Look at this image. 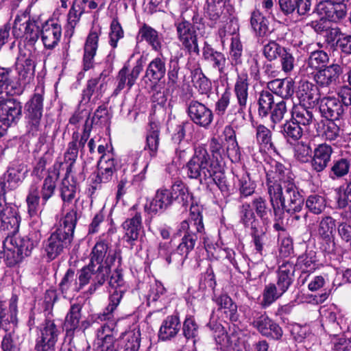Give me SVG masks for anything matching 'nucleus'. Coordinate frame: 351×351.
Segmentation results:
<instances>
[{
	"instance_id": "obj_1",
	"label": "nucleus",
	"mask_w": 351,
	"mask_h": 351,
	"mask_svg": "<svg viewBox=\"0 0 351 351\" xmlns=\"http://www.w3.org/2000/svg\"><path fill=\"white\" fill-rule=\"evenodd\" d=\"M5 183L0 182V230L8 232L3 243L4 259L8 266L12 267L27 256L36 247L40 239V234L31 233L21 237L17 234L21 217L17 210L4 204Z\"/></svg>"
},
{
	"instance_id": "obj_2",
	"label": "nucleus",
	"mask_w": 351,
	"mask_h": 351,
	"mask_svg": "<svg viewBox=\"0 0 351 351\" xmlns=\"http://www.w3.org/2000/svg\"><path fill=\"white\" fill-rule=\"evenodd\" d=\"M195 210L191 208L189 218L182 221L178 226V233L182 237L176 250L172 247L170 241L159 243L158 254L167 264H182L189 254L194 250L199 235L204 232L202 215L199 211Z\"/></svg>"
},
{
	"instance_id": "obj_3",
	"label": "nucleus",
	"mask_w": 351,
	"mask_h": 351,
	"mask_svg": "<svg viewBox=\"0 0 351 351\" xmlns=\"http://www.w3.org/2000/svg\"><path fill=\"white\" fill-rule=\"evenodd\" d=\"M23 86L11 78L10 71L0 69V123L5 126L16 125L21 117V102L11 97L23 93Z\"/></svg>"
},
{
	"instance_id": "obj_4",
	"label": "nucleus",
	"mask_w": 351,
	"mask_h": 351,
	"mask_svg": "<svg viewBox=\"0 0 351 351\" xmlns=\"http://www.w3.org/2000/svg\"><path fill=\"white\" fill-rule=\"evenodd\" d=\"M264 169L266 173V186L269 202L280 200L282 196L296 195L300 190L295 183V176L291 169L284 164L271 160Z\"/></svg>"
},
{
	"instance_id": "obj_5",
	"label": "nucleus",
	"mask_w": 351,
	"mask_h": 351,
	"mask_svg": "<svg viewBox=\"0 0 351 351\" xmlns=\"http://www.w3.org/2000/svg\"><path fill=\"white\" fill-rule=\"evenodd\" d=\"M77 222L76 213L68 212L60 220L59 227L51 233L44 243V250L47 258L52 261L68 247L73 239Z\"/></svg>"
},
{
	"instance_id": "obj_6",
	"label": "nucleus",
	"mask_w": 351,
	"mask_h": 351,
	"mask_svg": "<svg viewBox=\"0 0 351 351\" xmlns=\"http://www.w3.org/2000/svg\"><path fill=\"white\" fill-rule=\"evenodd\" d=\"M204 10L205 16L210 21L226 23L219 29V35L221 39L226 34H236L239 30L238 21L234 16V9L229 0H206Z\"/></svg>"
},
{
	"instance_id": "obj_7",
	"label": "nucleus",
	"mask_w": 351,
	"mask_h": 351,
	"mask_svg": "<svg viewBox=\"0 0 351 351\" xmlns=\"http://www.w3.org/2000/svg\"><path fill=\"white\" fill-rule=\"evenodd\" d=\"M210 161L207 149L202 146L195 149L194 154L184 167L189 178L198 180L201 184L208 180L219 169Z\"/></svg>"
},
{
	"instance_id": "obj_8",
	"label": "nucleus",
	"mask_w": 351,
	"mask_h": 351,
	"mask_svg": "<svg viewBox=\"0 0 351 351\" xmlns=\"http://www.w3.org/2000/svg\"><path fill=\"white\" fill-rule=\"evenodd\" d=\"M58 173L53 172L45 178L41 184L34 182L31 184L26 198L28 213L31 217L38 215L40 201L45 206L54 195Z\"/></svg>"
},
{
	"instance_id": "obj_9",
	"label": "nucleus",
	"mask_w": 351,
	"mask_h": 351,
	"mask_svg": "<svg viewBox=\"0 0 351 351\" xmlns=\"http://www.w3.org/2000/svg\"><path fill=\"white\" fill-rule=\"evenodd\" d=\"M248 76L246 73L237 75L234 86V95L237 104L232 106L228 111L226 119L234 127L243 125L245 121V110L249 98Z\"/></svg>"
},
{
	"instance_id": "obj_10",
	"label": "nucleus",
	"mask_w": 351,
	"mask_h": 351,
	"mask_svg": "<svg viewBox=\"0 0 351 351\" xmlns=\"http://www.w3.org/2000/svg\"><path fill=\"white\" fill-rule=\"evenodd\" d=\"M226 139L228 141L226 153L220 141L216 138H212L209 143V149L211 153L210 161L216 165L219 170L222 169V163L227 156L232 162L240 160L241 152L236 141L235 132L230 126H226L224 130Z\"/></svg>"
},
{
	"instance_id": "obj_11",
	"label": "nucleus",
	"mask_w": 351,
	"mask_h": 351,
	"mask_svg": "<svg viewBox=\"0 0 351 351\" xmlns=\"http://www.w3.org/2000/svg\"><path fill=\"white\" fill-rule=\"evenodd\" d=\"M296 195H287L282 196L280 200L270 202L274 210V214L276 220H280L282 218L284 211L289 214V221L293 226H296L302 220L306 221L308 217V213L300 214L302 210L304 205V198L300 190L296 191Z\"/></svg>"
},
{
	"instance_id": "obj_12",
	"label": "nucleus",
	"mask_w": 351,
	"mask_h": 351,
	"mask_svg": "<svg viewBox=\"0 0 351 351\" xmlns=\"http://www.w3.org/2000/svg\"><path fill=\"white\" fill-rule=\"evenodd\" d=\"M109 286L108 304L102 313L97 315V319L98 320H110L114 317V313L127 290L120 271L117 269L112 274L109 280Z\"/></svg>"
},
{
	"instance_id": "obj_13",
	"label": "nucleus",
	"mask_w": 351,
	"mask_h": 351,
	"mask_svg": "<svg viewBox=\"0 0 351 351\" xmlns=\"http://www.w3.org/2000/svg\"><path fill=\"white\" fill-rule=\"evenodd\" d=\"M36 67L35 49L26 46L19 47V53L15 63L19 81L23 86L33 79Z\"/></svg>"
},
{
	"instance_id": "obj_14",
	"label": "nucleus",
	"mask_w": 351,
	"mask_h": 351,
	"mask_svg": "<svg viewBox=\"0 0 351 351\" xmlns=\"http://www.w3.org/2000/svg\"><path fill=\"white\" fill-rule=\"evenodd\" d=\"M108 269L104 265H93L89 263L78 271V280L84 288L90 284L88 292L93 294L102 286L108 278Z\"/></svg>"
},
{
	"instance_id": "obj_15",
	"label": "nucleus",
	"mask_w": 351,
	"mask_h": 351,
	"mask_svg": "<svg viewBox=\"0 0 351 351\" xmlns=\"http://www.w3.org/2000/svg\"><path fill=\"white\" fill-rule=\"evenodd\" d=\"M119 167V162L113 152L101 156L97 162V173L93 175V190L100 188L102 183H108L112 179L113 175Z\"/></svg>"
},
{
	"instance_id": "obj_16",
	"label": "nucleus",
	"mask_w": 351,
	"mask_h": 351,
	"mask_svg": "<svg viewBox=\"0 0 351 351\" xmlns=\"http://www.w3.org/2000/svg\"><path fill=\"white\" fill-rule=\"evenodd\" d=\"M101 322L103 320H101ZM107 322L97 328L94 341L95 351H117L115 347L114 330L116 326L114 318L106 320Z\"/></svg>"
},
{
	"instance_id": "obj_17",
	"label": "nucleus",
	"mask_w": 351,
	"mask_h": 351,
	"mask_svg": "<svg viewBox=\"0 0 351 351\" xmlns=\"http://www.w3.org/2000/svg\"><path fill=\"white\" fill-rule=\"evenodd\" d=\"M178 39L182 44L183 48L189 53H199L197 43V37L194 25L190 22L183 20L178 21L175 24Z\"/></svg>"
},
{
	"instance_id": "obj_18",
	"label": "nucleus",
	"mask_w": 351,
	"mask_h": 351,
	"mask_svg": "<svg viewBox=\"0 0 351 351\" xmlns=\"http://www.w3.org/2000/svg\"><path fill=\"white\" fill-rule=\"evenodd\" d=\"M62 330L53 320L47 319L40 329V336L37 339L36 351H55V345Z\"/></svg>"
},
{
	"instance_id": "obj_19",
	"label": "nucleus",
	"mask_w": 351,
	"mask_h": 351,
	"mask_svg": "<svg viewBox=\"0 0 351 351\" xmlns=\"http://www.w3.org/2000/svg\"><path fill=\"white\" fill-rule=\"evenodd\" d=\"M186 113L193 123L204 129H208L214 119L213 110L196 100L188 104Z\"/></svg>"
},
{
	"instance_id": "obj_20",
	"label": "nucleus",
	"mask_w": 351,
	"mask_h": 351,
	"mask_svg": "<svg viewBox=\"0 0 351 351\" xmlns=\"http://www.w3.org/2000/svg\"><path fill=\"white\" fill-rule=\"evenodd\" d=\"M160 131L155 123L150 124V130L148 131L146 137V145L144 151L141 153L136 165H141L143 167L142 172H145L150 160L156 156L159 143Z\"/></svg>"
},
{
	"instance_id": "obj_21",
	"label": "nucleus",
	"mask_w": 351,
	"mask_h": 351,
	"mask_svg": "<svg viewBox=\"0 0 351 351\" xmlns=\"http://www.w3.org/2000/svg\"><path fill=\"white\" fill-rule=\"evenodd\" d=\"M101 28L99 25L93 26L90 29L84 46L83 66L84 71L92 69L94 66V58L98 49Z\"/></svg>"
},
{
	"instance_id": "obj_22",
	"label": "nucleus",
	"mask_w": 351,
	"mask_h": 351,
	"mask_svg": "<svg viewBox=\"0 0 351 351\" xmlns=\"http://www.w3.org/2000/svg\"><path fill=\"white\" fill-rule=\"evenodd\" d=\"M41 41L46 49H53L60 41L62 26L53 19H49L43 24L40 31Z\"/></svg>"
},
{
	"instance_id": "obj_23",
	"label": "nucleus",
	"mask_w": 351,
	"mask_h": 351,
	"mask_svg": "<svg viewBox=\"0 0 351 351\" xmlns=\"http://www.w3.org/2000/svg\"><path fill=\"white\" fill-rule=\"evenodd\" d=\"M343 70L338 64H332L320 69L313 73V77L317 84L322 87H330L339 82L340 75Z\"/></svg>"
},
{
	"instance_id": "obj_24",
	"label": "nucleus",
	"mask_w": 351,
	"mask_h": 351,
	"mask_svg": "<svg viewBox=\"0 0 351 351\" xmlns=\"http://www.w3.org/2000/svg\"><path fill=\"white\" fill-rule=\"evenodd\" d=\"M202 56L203 58L208 62L214 69L219 72L221 78L227 77V60L223 53L215 50L205 42L202 49Z\"/></svg>"
},
{
	"instance_id": "obj_25",
	"label": "nucleus",
	"mask_w": 351,
	"mask_h": 351,
	"mask_svg": "<svg viewBox=\"0 0 351 351\" xmlns=\"http://www.w3.org/2000/svg\"><path fill=\"white\" fill-rule=\"evenodd\" d=\"M317 10L319 14L323 16V18L337 23L345 17L347 12V6L346 3L328 0L319 3Z\"/></svg>"
},
{
	"instance_id": "obj_26",
	"label": "nucleus",
	"mask_w": 351,
	"mask_h": 351,
	"mask_svg": "<svg viewBox=\"0 0 351 351\" xmlns=\"http://www.w3.org/2000/svg\"><path fill=\"white\" fill-rule=\"evenodd\" d=\"M332 148L326 143L318 145L313 151V156L311 160V166L317 173L323 171L330 161Z\"/></svg>"
},
{
	"instance_id": "obj_27",
	"label": "nucleus",
	"mask_w": 351,
	"mask_h": 351,
	"mask_svg": "<svg viewBox=\"0 0 351 351\" xmlns=\"http://www.w3.org/2000/svg\"><path fill=\"white\" fill-rule=\"evenodd\" d=\"M336 227L335 219L330 216L323 217L319 223L318 234L324 239L326 245L324 247L328 253H335L336 247L332 232Z\"/></svg>"
},
{
	"instance_id": "obj_28",
	"label": "nucleus",
	"mask_w": 351,
	"mask_h": 351,
	"mask_svg": "<svg viewBox=\"0 0 351 351\" xmlns=\"http://www.w3.org/2000/svg\"><path fill=\"white\" fill-rule=\"evenodd\" d=\"M319 110L327 120H337L343 114V107L341 101L335 97H326L319 101Z\"/></svg>"
},
{
	"instance_id": "obj_29",
	"label": "nucleus",
	"mask_w": 351,
	"mask_h": 351,
	"mask_svg": "<svg viewBox=\"0 0 351 351\" xmlns=\"http://www.w3.org/2000/svg\"><path fill=\"white\" fill-rule=\"evenodd\" d=\"M27 116L32 129L38 130L43 114V97L41 94L35 93L26 104Z\"/></svg>"
},
{
	"instance_id": "obj_30",
	"label": "nucleus",
	"mask_w": 351,
	"mask_h": 351,
	"mask_svg": "<svg viewBox=\"0 0 351 351\" xmlns=\"http://www.w3.org/2000/svg\"><path fill=\"white\" fill-rule=\"evenodd\" d=\"M142 69L143 68L141 64H137L133 67L131 71H129L128 67L123 66L119 72L117 85L114 91V94L117 95L126 87L128 90H130L134 84Z\"/></svg>"
},
{
	"instance_id": "obj_31",
	"label": "nucleus",
	"mask_w": 351,
	"mask_h": 351,
	"mask_svg": "<svg viewBox=\"0 0 351 351\" xmlns=\"http://www.w3.org/2000/svg\"><path fill=\"white\" fill-rule=\"evenodd\" d=\"M213 300L217 306V310L224 314L226 318L232 322H236L239 320V315L237 311V305L229 295L226 293L215 294Z\"/></svg>"
},
{
	"instance_id": "obj_32",
	"label": "nucleus",
	"mask_w": 351,
	"mask_h": 351,
	"mask_svg": "<svg viewBox=\"0 0 351 351\" xmlns=\"http://www.w3.org/2000/svg\"><path fill=\"white\" fill-rule=\"evenodd\" d=\"M113 233H114V230L113 229H109L107 234H104L99 237L92 250L90 263L97 265V266L104 265V260L106 256L109 245L112 240L110 237V234Z\"/></svg>"
},
{
	"instance_id": "obj_33",
	"label": "nucleus",
	"mask_w": 351,
	"mask_h": 351,
	"mask_svg": "<svg viewBox=\"0 0 351 351\" xmlns=\"http://www.w3.org/2000/svg\"><path fill=\"white\" fill-rule=\"evenodd\" d=\"M125 230L124 239L132 247L138 239L139 232L142 228V218L140 213H135L134 215L126 219L123 223Z\"/></svg>"
},
{
	"instance_id": "obj_34",
	"label": "nucleus",
	"mask_w": 351,
	"mask_h": 351,
	"mask_svg": "<svg viewBox=\"0 0 351 351\" xmlns=\"http://www.w3.org/2000/svg\"><path fill=\"white\" fill-rule=\"evenodd\" d=\"M27 173V167L22 163H14L4 174L5 184L10 189H16L25 179Z\"/></svg>"
},
{
	"instance_id": "obj_35",
	"label": "nucleus",
	"mask_w": 351,
	"mask_h": 351,
	"mask_svg": "<svg viewBox=\"0 0 351 351\" xmlns=\"http://www.w3.org/2000/svg\"><path fill=\"white\" fill-rule=\"evenodd\" d=\"M295 266L289 261L283 262L276 271V282L278 287L287 292L294 280Z\"/></svg>"
},
{
	"instance_id": "obj_36",
	"label": "nucleus",
	"mask_w": 351,
	"mask_h": 351,
	"mask_svg": "<svg viewBox=\"0 0 351 351\" xmlns=\"http://www.w3.org/2000/svg\"><path fill=\"white\" fill-rule=\"evenodd\" d=\"M83 289L78 280V274H75L72 269H69L59 284V289L64 298H67Z\"/></svg>"
},
{
	"instance_id": "obj_37",
	"label": "nucleus",
	"mask_w": 351,
	"mask_h": 351,
	"mask_svg": "<svg viewBox=\"0 0 351 351\" xmlns=\"http://www.w3.org/2000/svg\"><path fill=\"white\" fill-rule=\"evenodd\" d=\"M165 59L160 53V56L154 58L149 63L145 71V78L154 84H156L165 77Z\"/></svg>"
},
{
	"instance_id": "obj_38",
	"label": "nucleus",
	"mask_w": 351,
	"mask_h": 351,
	"mask_svg": "<svg viewBox=\"0 0 351 351\" xmlns=\"http://www.w3.org/2000/svg\"><path fill=\"white\" fill-rule=\"evenodd\" d=\"M281 11L285 15H304L311 8V0H278Z\"/></svg>"
},
{
	"instance_id": "obj_39",
	"label": "nucleus",
	"mask_w": 351,
	"mask_h": 351,
	"mask_svg": "<svg viewBox=\"0 0 351 351\" xmlns=\"http://www.w3.org/2000/svg\"><path fill=\"white\" fill-rule=\"evenodd\" d=\"M180 329V321L177 314L167 316L162 322L158 337L163 341L171 339L176 336Z\"/></svg>"
},
{
	"instance_id": "obj_40",
	"label": "nucleus",
	"mask_w": 351,
	"mask_h": 351,
	"mask_svg": "<svg viewBox=\"0 0 351 351\" xmlns=\"http://www.w3.org/2000/svg\"><path fill=\"white\" fill-rule=\"evenodd\" d=\"M174 200L170 191L165 188L156 191V195L149 205L150 212L158 213L164 212Z\"/></svg>"
},
{
	"instance_id": "obj_41",
	"label": "nucleus",
	"mask_w": 351,
	"mask_h": 351,
	"mask_svg": "<svg viewBox=\"0 0 351 351\" xmlns=\"http://www.w3.org/2000/svg\"><path fill=\"white\" fill-rule=\"evenodd\" d=\"M104 83L101 82L100 77L90 79L88 81L86 88L82 92V97L80 106H83L90 102L92 97L95 102L101 96Z\"/></svg>"
},
{
	"instance_id": "obj_42",
	"label": "nucleus",
	"mask_w": 351,
	"mask_h": 351,
	"mask_svg": "<svg viewBox=\"0 0 351 351\" xmlns=\"http://www.w3.org/2000/svg\"><path fill=\"white\" fill-rule=\"evenodd\" d=\"M298 95L300 101L309 106H314L320 99L317 86L308 82H303L300 85Z\"/></svg>"
},
{
	"instance_id": "obj_43",
	"label": "nucleus",
	"mask_w": 351,
	"mask_h": 351,
	"mask_svg": "<svg viewBox=\"0 0 351 351\" xmlns=\"http://www.w3.org/2000/svg\"><path fill=\"white\" fill-rule=\"evenodd\" d=\"M267 88L283 99L291 97L294 93V83L291 80H273L267 83Z\"/></svg>"
},
{
	"instance_id": "obj_44",
	"label": "nucleus",
	"mask_w": 351,
	"mask_h": 351,
	"mask_svg": "<svg viewBox=\"0 0 351 351\" xmlns=\"http://www.w3.org/2000/svg\"><path fill=\"white\" fill-rule=\"evenodd\" d=\"M138 37L141 40L146 41L156 51H160L162 47V36L152 27L144 24L139 29Z\"/></svg>"
},
{
	"instance_id": "obj_45",
	"label": "nucleus",
	"mask_w": 351,
	"mask_h": 351,
	"mask_svg": "<svg viewBox=\"0 0 351 351\" xmlns=\"http://www.w3.org/2000/svg\"><path fill=\"white\" fill-rule=\"evenodd\" d=\"M291 119L300 125L304 130H307V128L315 121L313 112L309 108H305L303 105L293 106L291 112Z\"/></svg>"
},
{
	"instance_id": "obj_46",
	"label": "nucleus",
	"mask_w": 351,
	"mask_h": 351,
	"mask_svg": "<svg viewBox=\"0 0 351 351\" xmlns=\"http://www.w3.org/2000/svg\"><path fill=\"white\" fill-rule=\"evenodd\" d=\"M70 167L67 169L66 175L60 186L61 198L64 204L72 203L76 195V184L73 178L69 176Z\"/></svg>"
},
{
	"instance_id": "obj_47",
	"label": "nucleus",
	"mask_w": 351,
	"mask_h": 351,
	"mask_svg": "<svg viewBox=\"0 0 351 351\" xmlns=\"http://www.w3.org/2000/svg\"><path fill=\"white\" fill-rule=\"evenodd\" d=\"M141 332L139 329H134L121 334L119 343L123 351H138L140 348Z\"/></svg>"
},
{
	"instance_id": "obj_48",
	"label": "nucleus",
	"mask_w": 351,
	"mask_h": 351,
	"mask_svg": "<svg viewBox=\"0 0 351 351\" xmlns=\"http://www.w3.org/2000/svg\"><path fill=\"white\" fill-rule=\"evenodd\" d=\"M271 130L264 125H258L256 128V138L261 151L265 152H276L271 138Z\"/></svg>"
},
{
	"instance_id": "obj_49",
	"label": "nucleus",
	"mask_w": 351,
	"mask_h": 351,
	"mask_svg": "<svg viewBox=\"0 0 351 351\" xmlns=\"http://www.w3.org/2000/svg\"><path fill=\"white\" fill-rule=\"evenodd\" d=\"M82 305L79 303L73 304L66 316L64 327L66 335L72 336L75 330L79 327L81 319Z\"/></svg>"
},
{
	"instance_id": "obj_50",
	"label": "nucleus",
	"mask_w": 351,
	"mask_h": 351,
	"mask_svg": "<svg viewBox=\"0 0 351 351\" xmlns=\"http://www.w3.org/2000/svg\"><path fill=\"white\" fill-rule=\"evenodd\" d=\"M22 16L25 19V40L28 43L25 45L27 48H34L35 43L39 38V30L37 21L31 19L29 16V12H25L22 14Z\"/></svg>"
},
{
	"instance_id": "obj_51",
	"label": "nucleus",
	"mask_w": 351,
	"mask_h": 351,
	"mask_svg": "<svg viewBox=\"0 0 351 351\" xmlns=\"http://www.w3.org/2000/svg\"><path fill=\"white\" fill-rule=\"evenodd\" d=\"M250 25L257 36H265L270 33L268 20L258 10L252 12Z\"/></svg>"
},
{
	"instance_id": "obj_52",
	"label": "nucleus",
	"mask_w": 351,
	"mask_h": 351,
	"mask_svg": "<svg viewBox=\"0 0 351 351\" xmlns=\"http://www.w3.org/2000/svg\"><path fill=\"white\" fill-rule=\"evenodd\" d=\"M336 121H338L326 120L319 126L318 132L323 139L332 141L340 137L341 130Z\"/></svg>"
},
{
	"instance_id": "obj_53",
	"label": "nucleus",
	"mask_w": 351,
	"mask_h": 351,
	"mask_svg": "<svg viewBox=\"0 0 351 351\" xmlns=\"http://www.w3.org/2000/svg\"><path fill=\"white\" fill-rule=\"evenodd\" d=\"M304 130V128L293 119L286 121L281 127V132L290 143L298 141L302 136Z\"/></svg>"
},
{
	"instance_id": "obj_54",
	"label": "nucleus",
	"mask_w": 351,
	"mask_h": 351,
	"mask_svg": "<svg viewBox=\"0 0 351 351\" xmlns=\"http://www.w3.org/2000/svg\"><path fill=\"white\" fill-rule=\"evenodd\" d=\"M286 293L275 283L270 282L265 286L261 305L266 308L281 298Z\"/></svg>"
},
{
	"instance_id": "obj_55",
	"label": "nucleus",
	"mask_w": 351,
	"mask_h": 351,
	"mask_svg": "<svg viewBox=\"0 0 351 351\" xmlns=\"http://www.w3.org/2000/svg\"><path fill=\"white\" fill-rule=\"evenodd\" d=\"M329 57L327 53L322 50H317L311 53L306 62L307 74H313L317 70L328 62Z\"/></svg>"
},
{
	"instance_id": "obj_56",
	"label": "nucleus",
	"mask_w": 351,
	"mask_h": 351,
	"mask_svg": "<svg viewBox=\"0 0 351 351\" xmlns=\"http://www.w3.org/2000/svg\"><path fill=\"white\" fill-rule=\"evenodd\" d=\"M157 302L164 306L167 304V291L160 282L155 281V282L150 286L147 295V302L150 304L151 303Z\"/></svg>"
},
{
	"instance_id": "obj_57",
	"label": "nucleus",
	"mask_w": 351,
	"mask_h": 351,
	"mask_svg": "<svg viewBox=\"0 0 351 351\" xmlns=\"http://www.w3.org/2000/svg\"><path fill=\"white\" fill-rule=\"evenodd\" d=\"M84 9V7L77 5L76 2L73 3L67 16V25L65 30L66 36L71 37L73 36L75 27L80 21Z\"/></svg>"
},
{
	"instance_id": "obj_58",
	"label": "nucleus",
	"mask_w": 351,
	"mask_h": 351,
	"mask_svg": "<svg viewBox=\"0 0 351 351\" xmlns=\"http://www.w3.org/2000/svg\"><path fill=\"white\" fill-rule=\"evenodd\" d=\"M258 104V112L259 116L266 117L275 104L272 93L268 90H263L259 95Z\"/></svg>"
},
{
	"instance_id": "obj_59",
	"label": "nucleus",
	"mask_w": 351,
	"mask_h": 351,
	"mask_svg": "<svg viewBox=\"0 0 351 351\" xmlns=\"http://www.w3.org/2000/svg\"><path fill=\"white\" fill-rule=\"evenodd\" d=\"M173 200H179L184 204L189 202L191 195L186 184L180 179H175L172 183L171 192Z\"/></svg>"
},
{
	"instance_id": "obj_60",
	"label": "nucleus",
	"mask_w": 351,
	"mask_h": 351,
	"mask_svg": "<svg viewBox=\"0 0 351 351\" xmlns=\"http://www.w3.org/2000/svg\"><path fill=\"white\" fill-rule=\"evenodd\" d=\"M252 243L256 254L261 256L263 254L264 246L267 241L266 230L262 227L254 228L252 230Z\"/></svg>"
},
{
	"instance_id": "obj_61",
	"label": "nucleus",
	"mask_w": 351,
	"mask_h": 351,
	"mask_svg": "<svg viewBox=\"0 0 351 351\" xmlns=\"http://www.w3.org/2000/svg\"><path fill=\"white\" fill-rule=\"evenodd\" d=\"M192 80L195 88L202 94H208L212 89V83L201 70H195L193 73Z\"/></svg>"
},
{
	"instance_id": "obj_62",
	"label": "nucleus",
	"mask_w": 351,
	"mask_h": 351,
	"mask_svg": "<svg viewBox=\"0 0 351 351\" xmlns=\"http://www.w3.org/2000/svg\"><path fill=\"white\" fill-rule=\"evenodd\" d=\"M240 220L245 227H250L252 230L256 227L258 220L254 213V209L250 204H243L240 208Z\"/></svg>"
},
{
	"instance_id": "obj_63",
	"label": "nucleus",
	"mask_w": 351,
	"mask_h": 351,
	"mask_svg": "<svg viewBox=\"0 0 351 351\" xmlns=\"http://www.w3.org/2000/svg\"><path fill=\"white\" fill-rule=\"evenodd\" d=\"M306 208L315 215L321 214L326 208V200L322 195L312 194L306 200Z\"/></svg>"
},
{
	"instance_id": "obj_64",
	"label": "nucleus",
	"mask_w": 351,
	"mask_h": 351,
	"mask_svg": "<svg viewBox=\"0 0 351 351\" xmlns=\"http://www.w3.org/2000/svg\"><path fill=\"white\" fill-rule=\"evenodd\" d=\"M350 167V160L347 158H339L334 160L330 169V177L332 179L341 178L347 175Z\"/></svg>"
}]
</instances>
